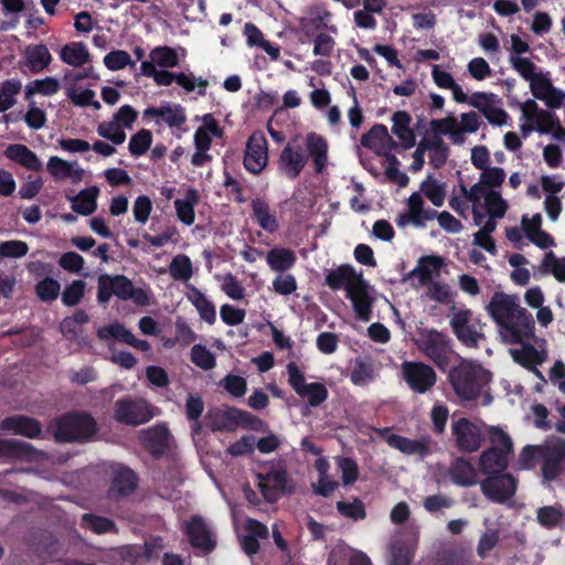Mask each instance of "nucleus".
Wrapping results in <instances>:
<instances>
[{
  "label": "nucleus",
  "instance_id": "f257e3e1",
  "mask_svg": "<svg viewBox=\"0 0 565 565\" xmlns=\"http://www.w3.org/2000/svg\"><path fill=\"white\" fill-rule=\"evenodd\" d=\"M486 310L498 324L502 341L508 344H520V348L509 350L513 361L541 377L536 366L547 359L546 341L535 335L533 316L521 306L519 297L497 291L486 306Z\"/></svg>",
  "mask_w": 565,
  "mask_h": 565
},
{
  "label": "nucleus",
  "instance_id": "f03ea898",
  "mask_svg": "<svg viewBox=\"0 0 565 565\" xmlns=\"http://www.w3.org/2000/svg\"><path fill=\"white\" fill-rule=\"evenodd\" d=\"M509 63L523 79L529 82L531 93L536 99L552 109L563 105L565 92L553 85L548 73L539 71L536 65L526 57L510 55Z\"/></svg>",
  "mask_w": 565,
  "mask_h": 565
},
{
  "label": "nucleus",
  "instance_id": "7ed1b4c3",
  "mask_svg": "<svg viewBox=\"0 0 565 565\" xmlns=\"http://www.w3.org/2000/svg\"><path fill=\"white\" fill-rule=\"evenodd\" d=\"M491 380L490 373L475 361L465 360L449 373V381L457 396L473 401L482 394Z\"/></svg>",
  "mask_w": 565,
  "mask_h": 565
},
{
  "label": "nucleus",
  "instance_id": "20e7f679",
  "mask_svg": "<svg viewBox=\"0 0 565 565\" xmlns=\"http://www.w3.org/2000/svg\"><path fill=\"white\" fill-rule=\"evenodd\" d=\"M418 350L440 369L448 366L451 348L447 337L434 329H420L415 340Z\"/></svg>",
  "mask_w": 565,
  "mask_h": 565
},
{
  "label": "nucleus",
  "instance_id": "39448f33",
  "mask_svg": "<svg viewBox=\"0 0 565 565\" xmlns=\"http://www.w3.org/2000/svg\"><path fill=\"white\" fill-rule=\"evenodd\" d=\"M520 131L524 138L533 131L548 134L553 131L556 116L553 113L541 109L534 99H526L520 104Z\"/></svg>",
  "mask_w": 565,
  "mask_h": 565
},
{
  "label": "nucleus",
  "instance_id": "423d86ee",
  "mask_svg": "<svg viewBox=\"0 0 565 565\" xmlns=\"http://www.w3.org/2000/svg\"><path fill=\"white\" fill-rule=\"evenodd\" d=\"M96 431L95 420L87 414H68L56 420L54 437L60 441L86 439Z\"/></svg>",
  "mask_w": 565,
  "mask_h": 565
},
{
  "label": "nucleus",
  "instance_id": "0eeeda50",
  "mask_svg": "<svg viewBox=\"0 0 565 565\" xmlns=\"http://www.w3.org/2000/svg\"><path fill=\"white\" fill-rule=\"evenodd\" d=\"M484 425L481 422L461 417L451 423V436L456 447L463 452L479 450L484 441Z\"/></svg>",
  "mask_w": 565,
  "mask_h": 565
},
{
  "label": "nucleus",
  "instance_id": "6e6552de",
  "mask_svg": "<svg viewBox=\"0 0 565 565\" xmlns=\"http://www.w3.org/2000/svg\"><path fill=\"white\" fill-rule=\"evenodd\" d=\"M140 72L143 76L150 77L159 86H169L173 82L183 87L186 92L199 89L201 96L205 95L207 82L201 77H194L192 74H174L163 68H153L150 64H140Z\"/></svg>",
  "mask_w": 565,
  "mask_h": 565
},
{
  "label": "nucleus",
  "instance_id": "1a4fd4ad",
  "mask_svg": "<svg viewBox=\"0 0 565 565\" xmlns=\"http://www.w3.org/2000/svg\"><path fill=\"white\" fill-rule=\"evenodd\" d=\"M465 99L462 104L478 109L489 124L498 127L508 124L509 115L502 108V100L498 95L489 92H476L470 96L465 94Z\"/></svg>",
  "mask_w": 565,
  "mask_h": 565
},
{
  "label": "nucleus",
  "instance_id": "9d476101",
  "mask_svg": "<svg viewBox=\"0 0 565 565\" xmlns=\"http://www.w3.org/2000/svg\"><path fill=\"white\" fill-rule=\"evenodd\" d=\"M256 484L265 500L275 502L286 487V471L280 465L266 463L255 472Z\"/></svg>",
  "mask_w": 565,
  "mask_h": 565
},
{
  "label": "nucleus",
  "instance_id": "9b49d317",
  "mask_svg": "<svg viewBox=\"0 0 565 565\" xmlns=\"http://www.w3.org/2000/svg\"><path fill=\"white\" fill-rule=\"evenodd\" d=\"M154 416V407L142 398L118 399L114 405V417L121 424L138 426L149 422Z\"/></svg>",
  "mask_w": 565,
  "mask_h": 565
},
{
  "label": "nucleus",
  "instance_id": "f8f14e48",
  "mask_svg": "<svg viewBox=\"0 0 565 565\" xmlns=\"http://www.w3.org/2000/svg\"><path fill=\"white\" fill-rule=\"evenodd\" d=\"M288 382L298 396L308 401L309 405L317 407L328 398V390L322 383H307L305 374L295 362L287 364Z\"/></svg>",
  "mask_w": 565,
  "mask_h": 565
},
{
  "label": "nucleus",
  "instance_id": "ddd939ff",
  "mask_svg": "<svg viewBox=\"0 0 565 565\" xmlns=\"http://www.w3.org/2000/svg\"><path fill=\"white\" fill-rule=\"evenodd\" d=\"M505 180V172L499 167H488L481 170L479 182L473 184L470 189L465 185L460 186V191L463 194L467 202L472 204V207H480L482 195L490 190L501 188Z\"/></svg>",
  "mask_w": 565,
  "mask_h": 565
},
{
  "label": "nucleus",
  "instance_id": "4468645a",
  "mask_svg": "<svg viewBox=\"0 0 565 565\" xmlns=\"http://www.w3.org/2000/svg\"><path fill=\"white\" fill-rule=\"evenodd\" d=\"M143 118L156 125H164L170 129L185 130L186 113L180 104L163 102L159 106H151L143 110Z\"/></svg>",
  "mask_w": 565,
  "mask_h": 565
},
{
  "label": "nucleus",
  "instance_id": "2eb2a0df",
  "mask_svg": "<svg viewBox=\"0 0 565 565\" xmlns=\"http://www.w3.org/2000/svg\"><path fill=\"white\" fill-rule=\"evenodd\" d=\"M401 372L411 390L418 394L428 392L437 381L434 369L423 362L405 361L401 365Z\"/></svg>",
  "mask_w": 565,
  "mask_h": 565
},
{
  "label": "nucleus",
  "instance_id": "dca6fc26",
  "mask_svg": "<svg viewBox=\"0 0 565 565\" xmlns=\"http://www.w3.org/2000/svg\"><path fill=\"white\" fill-rule=\"evenodd\" d=\"M450 326L459 341L467 347H477L483 339L482 326L473 319L472 312L468 309L454 312Z\"/></svg>",
  "mask_w": 565,
  "mask_h": 565
},
{
  "label": "nucleus",
  "instance_id": "f3484780",
  "mask_svg": "<svg viewBox=\"0 0 565 565\" xmlns=\"http://www.w3.org/2000/svg\"><path fill=\"white\" fill-rule=\"evenodd\" d=\"M244 168L252 174H259L268 164V141L262 131L253 132L247 139Z\"/></svg>",
  "mask_w": 565,
  "mask_h": 565
},
{
  "label": "nucleus",
  "instance_id": "a211bd4d",
  "mask_svg": "<svg viewBox=\"0 0 565 565\" xmlns=\"http://www.w3.org/2000/svg\"><path fill=\"white\" fill-rule=\"evenodd\" d=\"M542 463V476L544 480L556 479L561 472V465L565 459V439L561 437H550L543 445V451L540 457Z\"/></svg>",
  "mask_w": 565,
  "mask_h": 565
},
{
  "label": "nucleus",
  "instance_id": "6ab92c4d",
  "mask_svg": "<svg viewBox=\"0 0 565 565\" xmlns=\"http://www.w3.org/2000/svg\"><path fill=\"white\" fill-rule=\"evenodd\" d=\"M424 199L420 192H414L407 200V209L399 213L395 220L396 225L405 227L414 225L415 227H423L427 221L436 217L435 210L424 207Z\"/></svg>",
  "mask_w": 565,
  "mask_h": 565
},
{
  "label": "nucleus",
  "instance_id": "aec40b11",
  "mask_svg": "<svg viewBox=\"0 0 565 565\" xmlns=\"http://www.w3.org/2000/svg\"><path fill=\"white\" fill-rule=\"evenodd\" d=\"M479 484L483 495L497 503H504L514 495L516 490V481L509 473L490 476Z\"/></svg>",
  "mask_w": 565,
  "mask_h": 565
},
{
  "label": "nucleus",
  "instance_id": "412c9836",
  "mask_svg": "<svg viewBox=\"0 0 565 565\" xmlns=\"http://www.w3.org/2000/svg\"><path fill=\"white\" fill-rule=\"evenodd\" d=\"M307 162L308 156L302 147L296 142H288L280 152L278 170L286 178L295 180L299 177Z\"/></svg>",
  "mask_w": 565,
  "mask_h": 565
},
{
  "label": "nucleus",
  "instance_id": "4be33fe9",
  "mask_svg": "<svg viewBox=\"0 0 565 565\" xmlns=\"http://www.w3.org/2000/svg\"><path fill=\"white\" fill-rule=\"evenodd\" d=\"M347 298L351 301L354 316L358 320L369 322L372 319L374 297L372 288L365 279L349 290Z\"/></svg>",
  "mask_w": 565,
  "mask_h": 565
},
{
  "label": "nucleus",
  "instance_id": "5701e85b",
  "mask_svg": "<svg viewBox=\"0 0 565 565\" xmlns=\"http://www.w3.org/2000/svg\"><path fill=\"white\" fill-rule=\"evenodd\" d=\"M46 170L56 182L71 181L74 184L82 182L85 170L77 161H67L57 156L50 157Z\"/></svg>",
  "mask_w": 565,
  "mask_h": 565
},
{
  "label": "nucleus",
  "instance_id": "b1692460",
  "mask_svg": "<svg viewBox=\"0 0 565 565\" xmlns=\"http://www.w3.org/2000/svg\"><path fill=\"white\" fill-rule=\"evenodd\" d=\"M443 259L438 256L422 257L416 267L405 277L414 287H422L433 282L431 280L439 276Z\"/></svg>",
  "mask_w": 565,
  "mask_h": 565
},
{
  "label": "nucleus",
  "instance_id": "393cba45",
  "mask_svg": "<svg viewBox=\"0 0 565 565\" xmlns=\"http://www.w3.org/2000/svg\"><path fill=\"white\" fill-rule=\"evenodd\" d=\"M361 143L363 147L371 149L379 156H384L387 159L396 147L395 141L388 134L387 128L384 125L373 126L367 134L362 136Z\"/></svg>",
  "mask_w": 565,
  "mask_h": 565
},
{
  "label": "nucleus",
  "instance_id": "a878e982",
  "mask_svg": "<svg viewBox=\"0 0 565 565\" xmlns=\"http://www.w3.org/2000/svg\"><path fill=\"white\" fill-rule=\"evenodd\" d=\"M114 296L121 300H131L137 306H148L150 303V288H136L130 279L124 275L114 276Z\"/></svg>",
  "mask_w": 565,
  "mask_h": 565
},
{
  "label": "nucleus",
  "instance_id": "bb28decb",
  "mask_svg": "<svg viewBox=\"0 0 565 565\" xmlns=\"http://www.w3.org/2000/svg\"><path fill=\"white\" fill-rule=\"evenodd\" d=\"M185 532L192 546L206 552L213 550L215 545L213 533L202 518L193 516L185 522Z\"/></svg>",
  "mask_w": 565,
  "mask_h": 565
},
{
  "label": "nucleus",
  "instance_id": "cd10ccee",
  "mask_svg": "<svg viewBox=\"0 0 565 565\" xmlns=\"http://www.w3.org/2000/svg\"><path fill=\"white\" fill-rule=\"evenodd\" d=\"M305 147L311 158L316 173H323L329 162V145L324 137L316 132L306 136Z\"/></svg>",
  "mask_w": 565,
  "mask_h": 565
},
{
  "label": "nucleus",
  "instance_id": "c85d7f7f",
  "mask_svg": "<svg viewBox=\"0 0 565 565\" xmlns=\"http://www.w3.org/2000/svg\"><path fill=\"white\" fill-rule=\"evenodd\" d=\"M142 446L152 455L159 456L169 447L171 436L164 425H156L139 433Z\"/></svg>",
  "mask_w": 565,
  "mask_h": 565
},
{
  "label": "nucleus",
  "instance_id": "c756f323",
  "mask_svg": "<svg viewBox=\"0 0 565 565\" xmlns=\"http://www.w3.org/2000/svg\"><path fill=\"white\" fill-rule=\"evenodd\" d=\"M472 214L475 225L480 227V230L473 234V244L491 254H494L495 244L491 237V233L495 230L497 222L486 220V215L480 207H472Z\"/></svg>",
  "mask_w": 565,
  "mask_h": 565
},
{
  "label": "nucleus",
  "instance_id": "7c9ffc66",
  "mask_svg": "<svg viewBox=\"0 0 565 565\" xmlns=\"http://www.w3.org/2000/svg\"><path fill=\"white\" fill-rule=\"evenodd\" d=\"M362 273H358L351 266H340L339 268L328 273L326 284L332 290L344 289L345 294L352 290L359 282L363 280Z\"/></svg>",
  "mask_w": 565,
  "mask_h": 565
},
{
  "label": "nucleus",
  "instance_id": "2f4dec72",
  "mask_svg": "<svg viewBox=\"0 0 565 565\" xmlns=\"http://www.w3.org/2000/svg\"><path fill=\"white\" fill-rule=\"evenodd\" d=\"M423 152L428 156L429 163L438 169L443 167L449 157L450 149L440 136H424L418 142Z\"/></svg>",
  "mask_w": 565,
  "mask_h": 565
},
{
  "label": "nucleus",
  "instance_id": "473e14b6",
  "mask_svg": "<svg viewBox=\"0 0 565 565\" xmlns=\"http://www.w3.org/2000/svg\"><path fill=\"white\" fill-rule=\"evenodd\" d=\"M11 457L26 461H39L45 457L30 444L19 440L0 439V458Z\"/></svg>",
  "mask_w": 565,
  "mask_h": 565
},
{
  "label": "nucleus",
  "instance_id": "72a5a7b5",
  "mask_svg": "<svg viewBox=\"0 0 565 565\" xmlns=\"http://www.w3.org/2000/svg\"><path fill=\"white\" fill-rule=\"evenodd\" d=\"M387 444L405 455H418L425 457L430 452V438L425 436L418 439H411L401 435H390Z\"/></svg>",
  "mask_w": 565,
  "mask_h": 565
},
{
  "label": "nucleus",
  "instance_id": "f704fd0d",
  "mask_svg": "<svg viewBox=\"0 0 565 565\" xmlns=\"http://www.w3.org/2000/svg\"><path fill=\"white\" fill-rule=\"evenodd\" d=\"M448 476L459 487H471L478 483V471L472 463L462 458L454 459L448 468Z\"/></svg>",
  "mask_w": 565,
  "mask_h": 565
},
{
  "label": "nucleus",
  "instance_id": "c9c22d12",
  "mask_svg": "<svg viewBox=\"0 0 565 565\" xmlns=\"http://www.w3.org/2000/svg\"><path fill=\"white\" fill-rule=\"evenodd\" d=\"M412 126V117L407 111L398 110L392 116V132L396 136L403 149L415 146V132Z\"/></svg>",
  "mask_w": 565,
  "mask_h": 565
},
{
  "label": "nucleus",
  "instance_id": "e433bc0d",
  "mask_svg": "<svg viewBox=\"0 0 565 565\" xmlns=\"http://www.w3.org/2000/svg\"><path fill=\"white\" fill-rule=\"evenodd\" d=\"M25 66L31 73L44 71L52 62V54L44 44H29L23 51Z\"/></svg>",
  "mask_w": 565,
  "mask_h": 565
},
{
  "label": "nucleus",
  "instance_id": "4c0bfd02",
  "mask_svg": "<svg viewBox=\"0 0 565 565\" xmlns=\"http://www.w3.org/2000/svg\"><path fill=\"white\" fill-rule=\"evenodd\" d=\"M209 416L212 418L211 427L213 430H230L241 423H246L250 418L249 413L237 408L216 411Z\"/></svg>",
  "mask_w": 565,
  "mask_h": 565
},
{
  "label": "nucleus",
  "instance_id": "58836bf2",
  "mask_svg": "<svg viewBox=\"0 0 565 565\" xmlns=\"http://www.w3.org/2000/svg\"><path fill=\"white\" fill-rule=\"evenodd\" d=\"M1 428L11 430L14 434L22 435L28 438H36L42 433V426L33 418L25 416H12L2 420Z\"/></svg>",
  "mask_w": 565,
  "mask_h": 565
},
{
  "label": "nucleus",
  "instance_id": "ea45409f",
  "mask_svg": "<svg viewBox=\"0 0 565 565\" xmlns=\"http://www.w3.org/2000/svg\"><path fill=\"white\" fill-rule=\"evenodd\" d=\"M4 154L8 159L19 163L28 170L39 171L42 169V162L36 153L24 145H10L7 147Z\"/></svg>",
  "mask_w": 565,
  "mask_h": 565
},
{
  "label": "nucleus",
  "instance_id": "a19ab883",
  "mask_svg": "<svg viewBox=\"0 0 565 565\" xmlns=\"http://www.w3.org/2000/svg\"><path fill=\"white\" fill-rule=\"evenodd\" d=\"M246 533L242 535L241 545L244 552L248 555H254L258 552V539H265L268 535V529L255 520H247L245 525Z\"/></svg>",
  "mask_w": 565,
  "mask_h": 565
},
{
  "label": "nucleus",
  "instance_id": "79ce46f5",
  "mask_svg": "<svg viewBox=\"0 0 565 565\" xmlns=\"http://www.w3.org/2000/svg\"><path fill=\"white\" fill-rule=\"evenodd\" d=\"M99 189L96 185L79 191L74 196H68L72 203V210L81 215L87 216L97 210V198Z\"/></svg>",
  "mask_w": 565,
  "mask_h": 565
},
{
  "label": "nucleus",
  "instance_id": "37998d69",
  "mask_svg": "<svg viewBox=\"0 0 565 565\" xmlns=\"http://www.w3.org/2000/svg\"><path fill=\"white\" fill-rule=\"evenodd\" d=\"M200 195L196 189L186 190L184 198L174 201V209L178 220L186 226H191L195 221L194 207L199 203Z\"/></svg>",
  "mask_w": 565,
  "mask_h": 565
},
{
  "label": "nucleus",
  "instance_id": "c03bdc74",
  "mask_svg": "<svg viewBox=\"0 0 565 565\" xmlns=\"http://www.w3.org/2000/svg\"><path fill=\"white\" fill-rule=\"evenodd\" d=\"M58 55L63 63L73 67H82L90 61L89 51L83 42H71L63 45Z\"/></svg>",
  "mask_w": 565,
  "mask_h": 565
},
{
  "label": "nucleus",
  "instance_id": "a18cd8bd",
  "mask_svg": "<svg viewBox=\"0 0 565 565\" xmlns=\"http://www.w3.org/2000/svg\"><path fill=\"white\" fill-rule=\"evenodd\" d=\"M534 275L540 277L552 275L558 282H565V257L547 252L535 268Z\"/></svg>",
  "mask_w": 565,
  "mask_h": 565
},
{
  "label": "nucleus",
  "instance_id": "49530a36",
  "mask_svg": "<svg viewBox=\"0 0 565 565\" xmlns=\"http://www.w3.org/2000/svg\"><path fill=\"white\" fill-rule=\"evenodd\" d=\"M509 455L497 448H489L479 458V469L484 475L503 471L508 466Z\"/></svg>",
  "mask_w": 565,
  "mask_h": 565
},
{
  "label": "nucleus",
  "instance_id": "de8ad7c7",
  "mask_svg": "<svg viewBox=\"0 0 565 565\" xmlns=\"http://www.w3.org/2000/svg\"><path fill=\"white\" fill-rule=\"evenodd\" d=\"M178 52L170 46H156L149 53V60L141 64H150L153 68L169 70L179 66Z\"/></svg>",
  "mask_w": 565,
  "mask_h": 565
},
{
  "label": "nucleus",
  "instance_id": "09e8293b",
  "mask_svg": "<svg viewBox=\"0 0 565 565\" xmlns=\"http://www.w3.org/2000/svg\"><path fill=\"white\" fill-rule=\"evenodd\" d=\"M137 486L135 472L126 467H118L114 470V479L110 487L111 495H128Z\"/></svg>",
  "mask_w": 565,
  "mask_h": 565
},
{
  "label": "nucleus",
  "instance_id": "8fccbe9b",
  "mask_svg": "<svg viewBox=\"0 0 565 565\" xmlns=\"http://www.w3.org/2000/svg\"><path fill=\"white\" fill-rule=\"evenodd\" d=\"M244 35L248 46L263 49L274 61H277L280 57V49L266 41L263 32L254 23L248 22L245 24Z\"/></svg>",
  "mask_w": 565,
  "mask_h": 565
},
{
  "label": "nucleus",
  "instance_id": "3c124183",
  "mask_svg": "<svg viewBox=\"0 0 565 565\" xmlns=\"http://www.w3.org/2000/svg\"><path fill=\"white\" fill-rule=\"evenodd\" d=\"M431 77L434 83L441 89H449L456 103L462 104L465 99L463 88L455 81L452 75L440 70L439 65L431 68Z\"/></svg>",
  "mask_w": 565,
  "mask_h": 565
},
{
  "label": "nucleus",
  "instance_id": "603ef678",
  "mask_svg": "<svg viewBox=\"0 0 565 565\" xmlns=\"http://www.w3.org/2000/svg\"><path fill=\"white\" fill-rule=\"evenodd\" d=\"M458 119L454 115H448L445 118L433 119L429 122L430 132L427 136H448L454 145H461V135L456 131Z\"/></svg>",
  "mask_w": 565,
  "mask_h": 565
},
{
  "label": "nucleus",
  "instance_id": "864d4df0",
  "mask_svg": "<svg viewBox=\"0 0 565 565\" xmlns=\"http://www.w3.org/2000/svg\"><path fill=\"white\" fill-rule=\"evenodd\" d=\"M266 260L271 270L282 273L295 266L297 256L289 248L275 247L267 253Z\"/></svg>",
  "mask_w": 565,
  "mask_h": 565
},
{
  "label": "nucleus",
  "instance_id": "5fc2aeb1",
  "mask_svg": "<svg viewBox=\"0 0 565 565\" xmlns=\"http://www.w3.org/2000/svg\"><path fill=\"white\" fill-rule=\"evenodd\" d=\"M536 521L545 529L562 527L565 525V511L561 504L541 507L536 511Z\"/></svg>",
  "mask_w": 565,
  "mask_h": 565
},
{
  "label": "nucleus",
  "instance_id": "6e6d98bb",
  "mask_svg": "<svg viewBox=\"0 0 565 565\" xmlns=\"http://www.w3.org/2000/svg\"><path fill=\"white\" fill-rule=\"evenodd\" d=\"M189 301L195 307L202 320L213 324L216 320L214 305L195 287H189Z\"/></svg>",
  "mask_w": 565,
  "mask_h": 565
},
{
  "label": "nucleus",
  "instance_id": "4d7b16f0",
  "mask_svg": "<svg viewBox=\"0 0 565 565\" xmlns=\"http://www.w3.org/2000/svg\"><path fill=\"white\" fill-rule=\"evenodd\" d=\"M486 209V220L497 222V218H502L508 210V202L502 198L497 190H490L482 195Z\"/></svg>",
  "mask_w": 565,
  "mask_h": 565
},
{
  "label": "nucleus",
  "instance_id": "13d9d810",
  "mask_svg": "<svg viewBox=\"0 0 565 565\" xmlns=\"http://www.w3.org/2000/svg\"><path fill=\"white\" fill-rule=\"evenodd\" d=\"M88 315L78 310L73 316L66 317L60 324L61 332L70 341H78L82 333V326L88 321Z\"/></svg>",
  "mask_w": 565,
  "mask_h": 565
},
{
  "label": "nucleus",
  "instance_id": "bf43d9fd",
  "mask_svg": "<svg viewBox=\"0 0 565 565\" xmlns=\"http://www.w3.org/2000/svg\"><path fill=\"white\" fill-rule=\"evenodd\" d=\"M425 195L433 205L440 207L446 199V184L437 181L431 175H428L422 183L419 191Z\"/></svg>",
  "mask_w": 565,
  "mask_h": 565
},
{
  "label": "nucleus",
  "instance_id": "052dcab7",
  "mask_svg": "<svg viewBox=\"0 0 565 565\" xmlns=\"http://www.w3.org/2000/svg\"><path fill=\"white\" fill-rule=\"evenodd\" d=\"M22 89L20 79L11 78L0 84V113L7 111L17 104V95Z\"/></svg>",
  "mask_w": 565,
  "mask_h": 565
},
{
  "label": "nucleus",
  "instance_id": "680f3d73",
  "mask_svg": "<svg viewBox=\"0 0 565 565\" xmlns=\"http://www.w3.org/2000/svg\"><path fill=\"white\" fill-rule=\"evenodd\" d=\"M67 98L78 107L92 106L95 110L100 109V103L95 99V92L90 88L79 89L76 85H70L66 87Z\"/></svg>",
  "mask_w": 565,
  "mask_h": 565
},
{
  "label": "nucleus",
  "instance_id": "e2e57ef3",
  "mask_svg": "<svg viewBox=\"0 0 565 565\" xmlns=\"http://www.w3.org/2000/svg\"><path fill=\"white\" fill-rule=\"evenodd\" d=\"M253 214L262 228L268 232L277 230L276 217L270 213L269 205L259 199L252 202Z\"/></svg>",
  "mask_w": 565,
  "mask_h": 565
},
{
  "label": "nucleus",
  "instance_id": "0e129e2a",
  "mask_svg": "<svg viewBox=\"0 0 565 565\" xmlns=\"http://www.w3.org/2000/svg\"><path fill=\"white\" fill-rule=\"evenodd\" d=\"M61 88L60 81L55 77L47 76L42 79H34L29 83L25 87V97L30 98L34 94H41L43 96L55 95Z\"/></svg>",
  "mask_w": 565,
  "mask_h": 565
},
{
  "label": "nucleus",
  "instance_id": "69168bd1",
  "mask_svg": "<svg viewBox=\"0 0 565 565\" xmlns=\"http://www.w3.org/2000/svg\"><path fill=\"white\" fill-rule=\"evenodd\" d=\"M375 377L374 367L371 362L358 359L350 373V380L354 385L364 386Z\"/></svg>",
  "mask_w": 565,
  "mask_h": 565
},
{
  "label": "nucleus",
  "instance_id": "338daca9",
  "mask_svg": "<svg viewBox=\"0 0 565 565\" xmlns=\"http://www.w3.org/2000/svg\"><path fill=\"white\" fill-rule=\"evenodd\" d=\"M169 273L175 280H189L193 275L191 259L183 254L174 256L170 263Z\"/></svg>",
  "mask_w": 565,
  "mask_h": 565
},
{
  "label": "nucleus",
  "instance_id": "774afa93",
  "mask_svg": "<svg viewBox=\"0 0 565 565\" xmlns=\"http://www.w3.org/2000/svg\"><path fill=\"white\" fill-rule=\"evenodd\" d=\"M190 359L194 365L204 371H210L215 367V355L202 344H195L190 352Z\"/></svg>",
  "mask_w": 565,
  "mask_h": 565
}]
</instances>
